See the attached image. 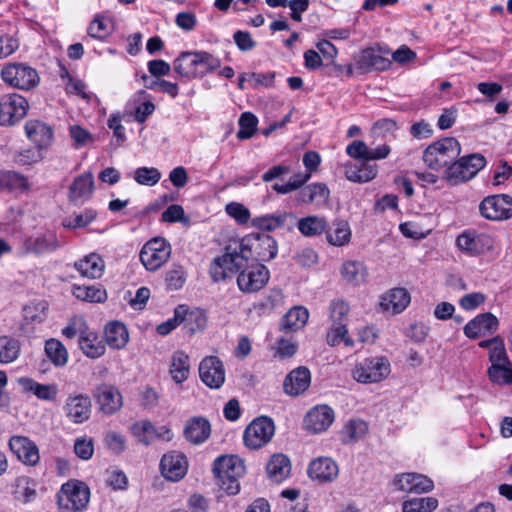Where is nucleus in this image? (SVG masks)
I'll return each instance as SVG.
<instances>
[{"instance_id":"1","label":"nucleus","mask_w":512,"mask_h":512,"mask_svg":"<svg viewBox=\"0 0 512 512\" xmlns=\"http://www.w3.org/2000/svg\"><path fill=\"white\" fill-rule=\"evenodd\" d=\"M209 272L214 282L225 280L238 273L237 285L244 293L261 290L270 278V272L264 264L247 259L245 264L236 261V252L232 251V244L225 247L223 255L212 261Z\"/></svg>"},{"instance_id":"2","label":"nucleus","mask_w":512,"mask_h":512,"mask_svg":"<svg viewBox=\"0 0 512 512\" xmlns=\"http://www.w3.org/2000/svg\"><path fill=\"white\" fill-rule=\"evenodd\" d=\"M232 244V251L236 252V261L246 263V259L253 262H268L274 259L278 252L277 241L264 233H252Z\"/></svg>"},{"instance_id":"3","label":"nucleus","mask_w":512,"mask_h":512,"mask_svg":"<svg viewBox=\"0 0 512 512\" xmlns=\"http://www.w3.org/2000/svg\"><path fill=\"white\" fill-rule=\"evenodd\" d=\"M391 149L384 144L370 149L363 141H354V182H368L378 173L375 160L386 158Z\"/></svg>"},{"instance_id":"4","label":"nucleus","mask_w":512,"mask_h":512,"mask_svg":"<svg viewBox=\"0 0 512 512\" xmlns=\"http://www.w3.org/2000/svg\"><path fill=\"white\" fill-rule=\"evenodd\" d=\"M461 152L456 138L446 137L430 144L423 153L424 163L431 169L438 170L456 159Z\"/></svg>"},{"instance_id":"5","label":"nucleus","mask_w":512,"mask_h":512,"mask_svg":"<svg viewBox=\"0 0 512 512\" xmlns=\"http://www.w3.org/2000/svg\"><path fill=\"white\" fill-rule=\"evenodd\" d=\"M349 313L350 306L348 303L340 300L331 303L330 319L332 324L326 337L327 343L330 346H337L341 342H344L346 345L352 344L348 337Z\"/></svg>"},{"instance_id":"6","label":"nucleus","mask_w":512,"mask_h":512,"mask_svg":"<svg viewBox=\"0 0 512 512\" xmlns=\"http://www.w3.org/2000/svg\"><path fill=\"white\" fill-rule=\"evenodd\" d=\"M60 508L72 512L82 511L90 499V489L82 481L72 479L64 483L57 494Z\"/></svg>"},{"instance_id":"7","label":"nucleus","mask_w":512,"mask_h":512,"mask_svg":"<svg viewBox=\"0 0 512 512\" xmlns=\"http://www.w3.org/2000/svg\"><path fill=\"white\" fill-rule=\"evenodd\" d=\"M486 165L483 155L474 153L461 157L451 163L446 171V179L452 185H457L472 179Z\"/></svg>"},{"instance_id":"8","label":"nucleus","mask_w":512,"mask_h":512,"mask_svg":"<svg viewBox=\"0 0 512 512\" xmlns=\"http://www.w3.org/2000/svg\"><path fill=\"white\" fill-rule=\"evenodd\" d=\"M1 77L6 84L21 90H31L40 81L36 69L25 63L5 65L1 70Z\"/></svg>"},{"instance_id":"9","label":"nucleus","mask_w":512,"mask_h":512,"mask_svg":"<svg viewBox=\"0 0 512 512\" xmlns=\"http://www.w3.org/2000/svg\"><path fill=\"white\" fill-rule=\"evenodd\" d=\"M171 246L164 238H154L142 247L139 258L148 271H156L169 259Z\"/></svg>"},{"instance_id":"10","label":"nucleus","mask_w":512,"mask_h":512,"mask_svg":"<svg viewBox=\"0 0 512 512\" xmlns=\"http://www.w3.org/2000/svg\"><path fill=\"white\" fill-rule=\"evenodd\" d=\"M274 432L275 426L271 418L258 417L246 427L243 435L244 443L250 449H259L271 440Z\"/></svg>"},{"instance_id":"11","label":"nucleus","mask_w":512,"mask_h":512,"mask_svg":"<svg viewBox=\"0 0 512 512\" xmlns=\"http://www.w3.org/2000/svg\"><path fill=\"white\" fill-rule=\"evenodd\" d=\"M479 211L488 220H507L512 216V197L506 194L487 196L480 202Z\"/></svg>"},{"instance_id":"12","label":"nucleus","mask_w":512,"mask_h":512,"mask_svg":"<svg viewBox=\"0 0 512 512\" xmlns=\"http://www.w3.org/2000/svg\"><path fill=\"white\" fill-rule=\"evenodd\" d=\"M28 102L18 94L5 95L0 99V125L13 126L27 114Z\"/></svg>"},{"instance_id":"13","label":"nucleus","mask_w":512,"mask_h":512,"mask_svg":"<svg viewBox=\"0 0 512 512\" xmlns=\"http://www.w3.org/2000/svg\"><path fill=\"white\" fill-rule=\"evenodd\" d=\"M390 373V363L384 357L365 359L357 366L354 379L361 383H376L385 379Z\"/></svg>"},{"instance_id":"14","label":"nucleus","mask_w":512,"mask_h":512,"mask_svg":"<svg viewBox=\"0 0 512 512\" xmlns=\"http://www.w3.org/2000/svg\"><path fill=\"white\" fill-rule=\"evenodd\" d=\"M456 245L463 253L473 257L492 249L493 241L485 233H478L475 230L468 229L458 235Z\"/></svg>"},{"instance_id":"15","label":"nucleus","mask_w":512,"mask_h":512,"mask_svg":"<svg viewBox=\"0 0 512 512\" xmlns=\"http://www.w3.org/2000/svg\"><path fill=\"white\" fill-rule=\"evenodd\" d=\"M159 468L166 480L178 482L187 474L188 460L182 452L169 451L162 456Z\"/></svg>"},{"instance_id":"16","label":"nucleus","mask_w":512,"mask_h":512,"mask_svg":"<svg viewBox=\"0 0 512 512\" xmlns=\"http://www.w3.org/2000/svg\"><path fill=\"white\" fill-rule=\"evenodd\" d=\"M392 64L390 50L387 47H370L361 51L357 68L362 72L371 70L384 71Z\"/></svg>"},{"instance_id":"17","label":"nucleus","mask_w":512,"mask_h":512,"mask_svg":"<svg viewBox=\"0 0 512 512\" xmlns=\"http://www.w3.org/2000/svg\"><path fill=\"white\" fill-rule=\"evenodd\" d=\"M92 403L86 394H70L63 405L65 416L74 424L86 422L91 416Z\"/></svg>"},{"instance_id":"18","label":"nucleus","mask_w":512,"mask_h":512,"mask_svg":"<svg viewBox=\"0 0 512 512\" xmlns=\"http://www.w3.org/2000/svg\"><path fill=\"white\" fill-rule=\"evenodd\" d=\"M392 485L395 490L416 494L426 493L434 488L433 481L419 473L397 474L392 481Z\"/></svg>"},{"instance_id":"19","label":"nucleus","mask_w":512,"mask_h":512,"mask_svg":"<svg viewBox=\"0 0 512 512\" xmlns=\"http://www.w3.org/2000/svg\"><path fill=\"white\" fill-rule=\"evenodd\" d=\"M202 382L212 389L220 388L225 381L223 362L216 356L205 357L199 365Z\"/></svg>"},{"instance_id":"20","label":"nucleus","mask_w":512,"mask_h":512,"mask_svg":"<svg viewBox=\"0 0 512 512\" xmlns=\"http://www.w3.org/2000/svg\"><path fill=\"white\" fill-rule=\"evenodd\" d=\"M8 445L12 453L23 464L35 466L39 462V449L28 437L14 435L9 439Z\"/></svg>"},{"instance_id":"21","label":"nucleus","mask_w":512,"mask_h":512,"mask_svg":"<svg viewBox=\"0 0 512 512\" xmlns=\"http://www.w3.org/2000/svg\"><path fill=\"white\" fill-rule=\"evenodd\" d=\"M410 302L411 295L406 288L394 287L381 296L379 306L383 312L397 315L402 313Z\"/></svg>"},{"instance_id":"22","label":"nucleus","mask_w":512,"mask_h":512,"mask_svg":"<svg viewBox=\"0 0 512 512\" xmlns=\"http://www.w3.org/2000/svg\"><path fill=\"white\" fill-rule=\"evenodd\" d=\"M333 421L334 411L328 405H316L307 412L304 427L307 431L317 434L326 431Z\"/></svg>"},{"instance_id":"23","label":"nucleus","mask_w":512,"mask_h":512,"mask_svg":"<svg viewBox=\"0 0 512 512\" xmlns=\"http://www.w3.org/2000/svg\"><path fill=\"white\" fill-rule=\"evenodd\" d=\"M499 321L495 315L490 312L482 313L470 320L463 328L466 337L478 339L483 336L493 334L497 331Z\"/></svg>"},{"instance_id":"24","label":"nucleus","mask_w":512,"mask_h":512,"mask_svg":"<svg viewBox=\"0 0 512 512\" xmlns=\"http://www.w3.org/2000/svg\"><path fill=\"white\" fill-rule=\"evenodd\" d=\"M212 471L217 479L239 478L245 472V466L240 458L224 455L216 458Z\"/></svg>"},{"instance_id":"25","label":"nucleus","mask_w":512,"mask_h":512,"mask_svg":"<svg viewBox=\"0 0 512 512\" xmlns=\"http://www.w3.org/2000/svg\"><path fill=\"white\" fill-rule=\"evenodd\" d=\"M311 374L304 366L297 367L287 374L283 381V390L289 396H299L310 386Z\"/></svg>"},{"instance_id":"26","label":"nucleus","mask_w":512,"mask_h":512,"mask_svg":"<svg viewBox=\"0 0 512 512\" xmlns=\"http://www.w3.org/2000/svg\"><path fill=\"white\" fill-rule=\"evenodd\" d=\"M178 310L180 312V320L181 325H183L182 329L193 335L196 332L203 331L207 325V316L203 309L200 308H190L188 305L181 304L178 305Z\"/></svg>"},{"instance_id":"27","label":"nucleus","mask_w":512,"mask_h":512,"mask_svg":"<svg viewBox=\"0 0 512 512\" xmlns=\"http://www.w3.org/2000/svg\"><path fill=\"white\" fill-rule=\"evenodd\" d=\"M338 472L337 464L329 457H319L313 460L307 470L309 477L318 483L332 482Z\"/></svg>"},{"instance_id":"28","label":"nucleus","mask_w":512,"mask_h":512,"mask_svg":"<svg viewBox=\"0 0 512 512\" xmlns=\"http://www.w3.org/2000/svg\"><path fill=\"white\" fill-rule=\"evenodd\" d=\"M183 434L189 443L199 445L210 437L211 425L206 418L196 416L186 422Z\"/></svg>"},{"instance_id":"29","label":"nucleus","mask_w":512,"mask_h":512,"mask_svg":"<svg viewBox=\"0 0 512 512\" xmlns=\"http://www.w3.org/2000/svg\"><path fill=\"white\" fill-rule=\"evenodd\" d=\"M78 347L86 357L91 359L103 356L106 351V346L98 333L88 327H84L81 332Z\"/></svg>"},{"instance_id":"30","label":"nucleus","mask_w":512,"mask_h":512,"mask_svg":"<svg viewBox=\"0 0 512 512\" xmlns=\"http://www.w3.org/2000/svg\"><path fill=\"white\" fill-rule=\"evenodd\" d=\"M60 247L58 239L53 232H47L36 237H28L23 243L26 253L41 255L53 252Z\"/></svg>"},{"instance_id":"31","label":"nucleus","mask_w":512,"mask_h":512,"mask_svg":"<svg viewBox=\"0 0 512 512\" xmlns=\"http://www.w3.org/2000/svg\"><path fill=\"white\" fill-rule=\"evenodd\" d=\"M94 190V178L91 172L77 176L69 187L68 198L70 202L78 203L89 199Z\"/></svg>"},{"instance_id":"32","label":"nucleus","mask_w":512,"mask_h":512,"mask_svg":"<svg viewBox=\"0 0 512 512\" xmlns=\"http://www.w3.org/2000/svg\"><path fill=\"white\" fill-rule=\"evenodd\" d=\"M25 132L30 141L39 149L50 145L53 138V129L51 126L40 120H29L25 124Z\"/></svg>"},{"instance_id":"33","label":"nucleus","mask_w":512,"mask_h":512,"mask_svg":"<svg viewBox=\"0 0 512 512\" xmlns=\"http://www.w3.org/2000/svg\"><path fill=\"white\" fill-rule=\"evenodd\" d=\"M174 71L188 80L198 77V51L182 52L173 61Z\"/></svg>"},{"instance_id":"34","label":"nucleus","mask_w":512,"mask_h":512,"mask_svg":"<svg viewBox=\"0 0 512 512\" xmlns=\"http://www.w3.org/2000/svg\"><path fill=\"white\" fill-rule=\"evenodd\" d=\"M309 318L308 310L303 306L291 308L280 321V330L285 333H293L302 329Z\"/></svg>"},{"instance_id":"35","label":"nucleus","mask_w":512,"mask_h":512,"mask_svg":"<svg viewBox=\"0 0 512 512\" xmlns=\"http://www.w3.org/2000/svg\"><path fill=\"white\" fill-rule=\"evenodd\" d=\"M97 402L100 410L105 414H113L122 405L119 391L108 385H102L97 389Z\"/></svg>"},{"instance_id":"36","label":"nucleus","mask_w":512,"mask_h":512,"mask_svg":"<svg viewBox=\"0 0 512 512\" xmlns=\"http://www.w3.org/2000/svg\"><path fill=\"white\" fill-rule=\"evenodd\" d=\"M74 267L82 276L96 279L102 276L105 265L100 255L91 253L75 262Z\"/></svg>"},{"instance_id":"37","label":"nucleus","mask_w":512,"mask_h":512,"mask_svg":"<svg viewBox=\"0 0 512 512\" xmlns=\"http://www.w3.org/2000/svg\"><path fill=\"white\" fill-rule=\"evenodd\" d=\"M291 464L287 456L275 454L266 465V472L269 479L275 483H281L290 474Z\"/></svg>"},{"instance_id":"38","label":"nucleus","mask_w":512,"mask_h":512,"mask_svg":"<svg viewBox=\"0 0 512 512\" xmlns=\"http://www.w3.org/2000/svg\"><path fill=\"white\" fill-rule=\"evenodd\" d=\"M106 344L112 349H122L129 340L126 326L118 321L108 323L104 329Z\"/></svg>"},{"instance_id":"39","label":"nucleus","mask_w":512,"mask_h":512,"mask_svg":"<svg viewBox=\"0 0 512 512\" xmlns=\"http://www.w3.org/2000/svg\"><path fill=\"white\" fill-rule=\"evenodd\" d=\"M29 189L27 178L15 171L0 170L1 192H25Z\"/></svg>"},{"instance_id":"40","label":"nucleus","mask_w":512,"mask_h":512,"mask_svg":"<svg viewBox=\"0 0 512 512\" xmlns=\"http://www.w3.org/2000/svg\"><path fill=\"white\" fill-rule=\"evenodd\" d=\"M25 390L33 393L38 399L53 402L58 396V386L55 383L42 384L31 378L21 380Z\"/></svg>"},{"instance_id":"41","label":"nucleus","mask_w":512,"mask_h":512,"mask_svg":"<svg viewBox=\"0 0 512 512\" xmlns=\"http://www.w3.org/2000/svg\"><path fill=\"white\" fill-rule=\"evenodd\" d=\"M170 374L176 383L184 382L190 372L189 356L183 351H176L171 357Z\"/></svg>"},{"instance_id":"42","label":"nucleus","mask_w":512,"mask_h":512,"mask_svg":"<svg viewBox=\"0 0 512 512\" xmlns=\"http://www.w3.org/2000/svg\"><path fill=\"white\" fill-rule=\"evenodd\" d=\"M37 483L34 479L28 476H20L15 481L14 497L15 499L29 503L37 497Z\"/></svg>"},{"instance_id":"43","label":"nucleus","mask_w":512,"mask_h":512,"mask_svg":"<svg viewBox=\"0 0 512 512\" xmlns=\"http://www.w3.org/2000/svg\"><path fill=\"white\" fill-rule=\"evenodd\" d=\"M329 197V189L323 183H313L299 192V200L303 203L323 204Z\"/></svg>"},{"instance_id":"44","label":"nucleus","mask_w":512,"mask_h":512,"mask_svg":"<svg viewBox=\"0 0 512 512\" xmlns=\"http://www.w3.org/2000/svg\"><path fill=\"white\" fill-rule=\"evenodd\" d=\"M21 353V342L12 336H0V363L8 364L18 359Z\"/></svg>"},{"instance_id":"45","label":"nucleus","mask_w":512,"mask_h":512,"mask_svg":"<svg viewBox=\"0 0 512 512\" xmlns=\"http://www.w3.org/2000/svg\"><path fill=\"white\" fill-rule=\"evenodd\" d=\"M297 227L302 235L314 237L326 231L327 222L322 217L307 216L298 220Z\"/></svg>"},{"instance_id":"46","label":"nucleus","mask_w":512,"mask_h":512,"mask_svg":"<svg viewBox=\"0 0 512 512\" xmlns=\"http://www.w3.org/2000/svg\"><path fill=\"white\" fill-rule=\"evenodd\" d=\"M288 218L294 219L291 213H281L275 215H263L255 217L252 220V225L263 231H273L277 228L283 227Z\"/></svg>"},{"instance_id":"47","label":"nucleus","mask_w":512,"mask_h":512,"mask_svg":"<svg viewBox=\"0 0 512 512\" xmlns=\"http://www.w3.org/2000/svg\"><path fill=\"white\" fill-rule=\"evenodd\" d=\"M45 354L55 366H64L68 361L67 349L55 338L46 341Z\"/></svg>"},{"instance_id":"48","label":"nucleus","mask_w":512,"mask_h":512,"mask_svg":"<svg viewBox=\"0 0 512 512\" xmlns=\"http://www.w3.org/2000/svg\"><path fill=\"white\" fill-rule=\"evenodd\" d=\"M49 305L45 300H34L29 302L23 308V316L26 321L31 323H41L47 317Z\"/></svg>"},{"instance_id":"49","label":"nucleus","mask_w":512,"mask_h":512,"mask_svg":"<svg viewBox=\"0 0 512 512\" xmlns=\"http://www.w3.org/2000/svg\"><path fill=\"white\" fill-rule=\"evenodd\" d=\"M438 507L434 497L411 498L402 503V512H432Z\"/></svg>"},{"instance_id":"50","label":"nucleus","mask_w":512,"mask_h":512,"mask_svg":"<svg viewBox=\"0 0 512 512\" xmlns=\"http://www.w3.org/2000/svg\"><path fill=\"white\" fill-rule=\"evenodd\" d=\"M73 295L83 301L103 302L106 299V292L96 286H73Z\"/></svg>"},{"instance_id":"51","label":"nucleus","mask_w":512,"mask_h":512,"mask_svg":"<svg viewBox=\"0 0 512 512\" xmlns=\"http://www.w3.org/2000/svg\"><path fill=\"white\" fill-rule=\"evenodd\" d=\"M239 130L237 132V138L245 140L251 138L257 129L258 119L251 112H244L238 121Z\"/></svg>"},{"instance_id":"52","label":"nucleus","mask_w":512,"mask_h":512,"mask_svg":"<svg viewBox=\"0 0 512 512\" xmlns=\"http://www.w3.org/2000/svg\"><path fill=\"white\" fill-rule=\"evenodd\" d=\"M221 66V60L206 51H198V77L212 73Z\"/></svg>"},{"instance_id":"53","label":"nucleus","mask_w":512,"mask_h":512,"mask_svg":"<svg viewBox=\"0 0 512 512\" xmlns=\"http://www.w3.org/2000/svg\"><path fill=\"white\" fill-rule=\"evenodd\" d=\"M134 179L140 185L154 186L160 181L161 173L155 167H139L134 172Z\"/></svg>"},{"instance_id":"54","label":"nucleus","mask_w":512,"mask_h":512,"mask_svg":"<svg viewBox=\"0 0 512 512\" xmlns=\"http://www.w3.org/2000/svg\"><path fill=\"white\" fill-rule=\"evenodd\" d=\"M97 217V212L92 208H86L83 212L70 217L63 222V225L69 229L84 228L93 222Z\"/></svg>"},{"instance_id":"55","label":"nucleus","mask_w":512,"mask_h":512,"mask_svg":"<svg viewBox=\"0 0 512 512\" xmlns=\"http://www.w3.org/2000/svg\"><path fill=\"white\" fill-rule=\"evenodd\" d=\"M186 280V272L181 265H173L166 272L165 282L168 290L175 291L183 287Z\"/></svg>"},{"instance_id":"56","label":"nucleus","mask_w":512,"mask_h":512,"mask_svg":"<svg viewBox=\"0 0 512 512\" xmlns=\"http://www.w3.org/2000/svg\"><path fill=\"white\" fill-rule=\"evenodd\" d=\"M489 361L491 362L492 372L497 371L499 369V364H510V359L507 355V351L505 348V344L503 339L499 340V344L497 343L490 349L489 351Z\"/></svg>"},{"instance_id":"57","label":"nucleus","mask_w":512,"mask_h":512,"mask_svg":"<svg viewBox=\"0 0 512 512\" xmlns=\"http://www.w3.org/2000/svg\"><path fill=\"white\" fill-rule=\"evenodd\" d=\"M133 434L138 441L144 445H149L155 435V427L149 421L137 422L132 427Z\"/></svg>"},{"instance_id":"58","label":"nucleus","mask_w":512,"mask_h":512,"mask_svg":"<svg viewBox=\"0 0 512 512\" xmlns=\"http://www.w3.org/2000/svg\"><path fill=\"white\" fill-rule=\"evenodd\" d=\"M492 372V366L488 368V377L495 384H512V362L499 364V369Z\"/></svg>"},{"instance_id":"59","label":"nucleus","mask_w":512,"mask_h":512,"mask_svg":"<svg viewBox=\"0 0 512 512\" xmlns=\"http://www.w3.org/2000/svg\"><path fill=\"white\" fill-rule=\"evenodd\" d=\"M88 35L92 38L102 40L110 34L106 18L102 15H96L88 26Z\"/></svg>"},{"instance_id":"60","label":"nucleus","mask_w":512,"mask_h":512,"mask_svg":"<svg viewBox=\"0 0 512 512\" xmlns=\"http://www.w3.org/2000/svg\"><path fill=\"white\" fill-rule=\"evenodd\" d=\"M74 452L82 460H89L94 453V443L91 438L81 437L74 442Z\"/></svg>"},{"instance_id":"61","label":"nucleus","mask_w":512,"mask_h":512,"mask_svg":"<svg viewBox=\"0 0 512 512\" xmlns=\"http://www.w3.org/2000/svg\"><path fill=\"white\" fill-rule=\"evenodd\" d=\"M104 443L107 448L115 454L122 453L126 448L124 437L115 431L106 433Z\"/></svg>"},{"instance_id":"62","label":"nucleus","mask_w":512,"mask_h":512,"mask_svg":"<svg viewBox=\"0 0 512 512\" xmlns=\"http://www.w3.org/2000/svg\"><path fill=\"white\" fill-rule=\"evenodd\" d=\"M226 212L239 224H246L250 218L249 210L242 204L231 202L226 205Z\"/></svg>"},{"instance_id":"63","label":"nucleus","mask_w":512,"mask_h":512,"mask_svg":"<svg viewBox=\"0 0 512 512\" xmlns=\"http://www.w3.org/2000/svg\"><path fill=\"white\" fill-rule=\"evenodd\" d=\"M398 129L395 120L391 118H382L373 124L372 131L376 136L385 137L386 135L393 134Z\"/></svg>"},{"instance_id":"64","label":"nucleus","mask_w":512,"mask_h":512,"mask_svg":"<svg viewBox=\"0 0 512 512\" xmlns=\"http://www.w3.org/2000/svg\"><path fill=\"white\" fill-rule=\"evenodd\" d=\"M163 222L175 223V222H186L188 219L185 217L184 209L181 205L173 204L170 205L161 216Z\"/></svg>"}]
</instances>
